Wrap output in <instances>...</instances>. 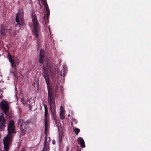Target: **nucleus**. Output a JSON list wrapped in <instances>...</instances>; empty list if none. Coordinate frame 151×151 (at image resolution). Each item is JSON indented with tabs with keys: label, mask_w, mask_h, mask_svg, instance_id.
I'll return each instance as SVG.
<instances>
[{
	"label": "nucleus",
	"mask_w": 151,
	"mask_h": 151,
	"mask_svg": "<svg viewBox=\"0 0 151 151\" xmlns=\"http://www.w3.org/2000/svg\"><path fill=\"white\" fill-rule=\"evenodd\" d=\"M8 134L3 139V142L6 147L7 148L9 144L11 143V141L13 137V134H15L16 131L15 130V127L14 122L11 120L8 125Z\"/></svg>",
	"instance_id": "nucleus-1"
},
{
	"label": "nucleus",
	"mask_w": 151,
	"mask_h": 151,
	"mask_svg": "<svg viewBox=\"0 0 151 151\" xmlns=\"http://www.w3.org/2000/svg\"><path fill=\"white\" fill-rule=\"evenodd\" d=\"M47 89L48 101L50 104L51 115L52 117L55 118L56 116V114L54 90L51 87L48 86H47Z\"/></svg>",
	"instance_id": "nucleus-2"
},
{
	"label": "nucleus",
	"mask_w": 151,
	"mask_h": 151,
	"mask_svg": "<svg viewBox=\"0 0 151 151\" xmlns=\"http://www.w3.org/2000/svg\"><path fill=\"white\" fill-rule=\"evenodd\" d=\"M51 67L49 65L48 63L46 66L44 65L43 68V70L44 71L43 73V76L45 79L47 84H48L50 82L49 79V76L48 74V71H51Z\"/></svg>",
	"instance_id": "nucleus-3"
},
{
	"label": "nucleus",
	"mask_w": 151,
	"mask_h": 151,
	"mask_svg": "<svg viewBox=\"0 0 151 151\" xmlns=\"http://www.w3.org/2000/svg\"><path fill=\"white\" fill-rule=\"evenodd\" d=\"M32 20L34 27V34L36 38H37L36 40H37L38 35L37 30L38 22L37 17L34 14H32Z\"/></svg>",
	"instance_id": "nucleus-4"
},
{
	"label": "nucleus",
	"mask_w": 151,
	"mask_h": 151,
	"mask_svg": "<svg viewBox=\"0 0 151 151\" xmlns=\"http://www.w3.org/2000/svg\"><path fill=\"white\" fill-rule=\"evenodd\" d=\"M9 104L7 101L2 100L0 103V106L5 114H6L9 109Z\"/></svg>",
	"instance_id": "nucleus-5"
},
{
	"label": "nucleus",
	"mask_w": 151,
	"mask_h": 151,
	"mask_svg": "<svg viewBox=\"0 0 151 151\" xmlns=\"http://www.w3.org/2000/svg\"><path fill=\"white\" fill-rule=\"evenodd\" d=\"M23 15L22 10H20L18 13L16 14V21L20 25L22 24L23 23Z\"/></svg>",
	"instance_id": "nucleus-6"
},
{
	"label": "nucleus",
	"mask_w": 151,
	"mask_h": 151,
	"mask_svg": "<svg viewBox=\"0 0 151 151\" xmlns=\"http://www.w3.org/2000/svg\"><path fill=\"white\" fill-rule=\"evenodd\" d=\"M50 10H45L44 16L42 22L44 25H47L49 22Z\"/></svg>",
	"instance_id": "nucleus-7"
},
{
	"label": "nucleus",
	"mask_w": 151,
	"mask_h": 151,
	"mask_svg": "<svg viewBox=\"0 0 151 151\" xmlns=\"http://www.w3.org/2000/svg\"><path fill=\"white\" fill-rule=\"evenodd\" d=\"M30 121L29 120L24 121L23 120H19V123L21 124V127L22 129L24 130L29 127V124Z\"/></svg>",
	"instance_id": "nucleus-8"
},
{
	"label": "nucleus",
	"mask_w": 151,
	"mask_h": 151,
	"mask_svg": "<svg viewBox=\"0 0 151 151\" xmlns=\"http://www.w3.org/2000/svg\"><path fill=\"white\" fill-rule=\"evenodd\" d=\"M6 126V120L3 114L0 116V129H2Z\"/></svg>",
	"instance_id": "nucleus-9"
},
{
	"label": "nucleus",
	"mask_w": 151,
	"mask_h": 151,
	"mask_svg": "<svg viewBox=\"0 0 151 151\" xmlns=\"http://www.w3.org/2000/svg\"><path fill=\"white\" fill-rule=\"evenodd\" d=\"M47 130V129L46 130H45V132L46 134V136L44 140L43 151H49L50 149L49 145L48 144L47 141V132H46V130Z\"/></svg>",
	"instance_id": "nucleus-10"
},
{
	"label": "nucleus",
	"mask_w": 151,
	"mask_h": 151,
	"mask_svg": "<svg viewBox=\"0 0 151 151\" xmlns=\"http://www.w3.org/2000/svg\"><path fill=\"white\" fill-rule=\"evenodd\" d=\"M45 108V130H46L47 129L48 127V122H47V114H48V110L47 108L46 105L45 104L44 105Z\"/></svg>",
	"instance_id": "nucleus-11"
},
{
	"label": "nucleus",
	"mask_w": 151,
	"mask_h": 151,
	"mask_svg": "<svg viewBox=\"0 0 151 151\" xmlns=\"http://www.w3.org/2000/svg\"><path fill=\"white\" fill-rule=\"evenodd\" d=\"M45 52L43 49H41L40 52L38 61L41 63H43L45 60Z\"/></svg>",
	"instance_id": "nucleus-12"
},
{
	"label": "nucleus",
	"mask_w": 151,
	"mask_h": 151,
	"mask_svg": "<svg viewBox=\"0 0 151 151\" xmlns=\"http://www.w3.org/2000/svg\"><path fill=\"white\" fill-rule=\"evenodd\" d=\"M77 141L78 144H79L81 146L82 148H84L85 147V142L84 140L82 137H80L77 139Z\"/></svg>",
	"instance_id": "nucleus-13"
},
{
	"label": "nucleus",
	"mask_w": 151,
	"mask_h": 151,
	"mask_svg": "<svg viewBox=\"0 0 151 151\" xmlns=\"http://www.w3.org/2000/svg\"><path fill=\"white\" fill-rule=\"evenodd\" d=\"M7 31V29L4 26H1L0 32L1 35L4 36L5 35Z\"/></svg>",
	"instance_id": "nucleus-14"
},
{
	"label": "nucleus",
	"mask_w": 151,
	"mask_h": 151,
	"mask_svg": "<svg viewBox=\"0 0 151 151\" xmlns=\"http://www.w3.org/2000/svg\"><path fill=\"white\" fill-rule=\"evenodd\" d=\"M8 58L9 60L11 63V66L12 67H15V62L14 60L12 58L11 55L9 53L8 55Z\"/></svg>",
	"instance_id": "nucleus-15"
},
{
	"label": "nucleus",
	"mask_w": 151,
	"mask_h": 151,
	"mask_svg": "<svg viewBox=\"0 0 151 151\" xmlns=\"http://www.w3.org/2000/svg\"><path fill=\"white\" fill-rule=\"evenodd\" d=\"M66 74V71L65 69L62 70L61 73H60V76H63V77H65Z\"/></svg>",
	"instance_id": "nucleus-16"
},
{
	"label": "nucleus",
	"mask_w": 151,
	"mask_h": 151,
	"mask_svg": "<svg viewBox=\"0 0 151 151\" xmlns=\"http://www.w3.org/2000/svg\"><path fill=\"white\" fill-rule=\"evenodd\" d=\"M63 132H59V142L61 143L62 139Z\"/></svg>",
	"instance_id": "nucleus-17"
},
{
	"label": "nucleus",
	"mask_w": 151,
	"mask_h": 151,
	"mask_svg": "<svg viewBox=\"0 0 151 151\" xmlns=\"http://www.w3.org/2000/svg\"><path fill=\"white\" fill-rule=\"evenodd\" d=\"M4 144V150H3L1 149L0 148V151H8V150L9 149V147L10 144H9V145H8L7 146H8L7 147V148H6V147H5L6 146H5V145Z\"/></svg>",
	"instance_id": "nucleus-18"
},
{
	"label": "nucleus",
	"mask_w": 151,
	"mask_h": 151,
	"mask_svg": "<svg viewBox=\"0 0 151 151\" xmlns=\"http://www.w3.org/2000/svg\"><path fill=\"white\" fill-rule=\"evenodd\" d=\"M73 130H74L76 134L77 135H78L80 132V130L79 129L76 128L74 129H73Z\"/></svg>",
	"instance_id": "nucleus-19"
},
{
	"label": "nucleus",
	"mask_w": 151,
	"mask_h": 151,
	"mask_svg": "<svg viewBox=\"0 0 151 151\" xmlns=\"http://www.w3.org/2000/svg\"><path fill=\"white\" fill-rule=\"evenodd\" d=\"M59 91V89L57 85H56L55 86V96H56L57 93Z\"/></svg>",
	"instance_id": "nucleus-20"
},
{
	"label": "nucleus",
	"mask_w": 151,
	"mask_h": 151,
	"mask_svg": "<svg viewBox=\"0 0 151 151\" xmlns=\"http://www.w3.org/2000/svg\"><path fill=\"white\" fill-rule=\"evenodd\" d=\"M64 114L63 113H60V117L61 119H63L65 118V116Z\"/></svg>",
	"instance_id": "nucleus-21"
},
{
	"label": "nucleus",
	"mask_w": 151,
	"mask_h": 151,
	"mask_svg": "<svg viewBox=\"0 0 151 151\" xmlns=\"http://www.w3.org/2000/svg\"><path fill=\"white\" fill-rule=\"evenodd\" d=\"M60 113H64V107L62 106H61L60 108Z\"/></svg>",
	"instance_id": "nucleus-22"
},
{
	"label": "nucleus",
	"mask_w": 151,
	"mask_h": 151,
	"mask_svg": "<svg viewBox=\"0 0 151 151\" xmlns=\"http://www.w3.org/2000/svg\"><path fill=\"white\" fill-rule=\"evenodd\" d=\"M32 105L29 104V108H30V109H31V108H32V107L33 106V105H32Z\"/></svg>",
	"instance_id": "nucleus-23"
},
{
	"label": "nucleus",
	"mask_w": 151,
	"mask_h": 151,
	"mask_svg": "<svg viewBox=\"0 0 151 151\" xmlns=\"http://www.w3.org/2000/svg\"><path fill=\"white\" fill-rule=\"evenodd\" d=\"M55 141L54 140V141H53V142H52V144H55Z\"/></svg>",
	"instance_id": "nucleus-24"
},
{
	"label": "nucleus",
	"mask_w": 151,
	"mask_h": 151,
	"mask_svg": "<svg viewBox=\"0 0 151 151\" xmlns=\"http://www.w3.org/2000/svg\"><path fill=\"white\" fill-rule=\"evenodd\" d=\"M79 148H78L77 151H79ZM79 151H81L80 149Z\"/></svg>",
	"instance_id": "nucleus-25"
},
{
	"label": "nucleus",
	"mask_w": 151,
	"mask_h": 151,
	"mask_svg": "<svg viewBox=\"0 0 151 151\" xmlns=\"http://www.w3.org/2000/svg\"><path fill=\"white\" fill-rule=\"evenodd\" d=\"M25 150L24 148H23V149L21 151H25Z\"/></svg>",
	"instance_id": "nucleus-26"
},
{
	"label": "nucleus",
	"mask_w": 151,
	"mask_h": 151,
	"mask_svg": "<svg viewBox=\"0 0 151 151\" xmlns=\"http://www.w3.org/2000/svg\"><path fill=\"white\" fill-rule=\"evenodd\" d=\"M49 31L50 32V27H49Z\"/></svg>",
	"instance_id": "nucleus-27"
},
{
	"label": "nucleus",
	"mask_w": 151,
	"mask_h": 151,
	"mask_svg": "<svg viewBox=\"0 0 151 151\" xmlns=\"http://www.w3.org/2000/svg\"><path fill=\"white\" fill-rule=\"evenodd\" d=\"M0 99H2V96L1 95H0Z\"/></svg>",
	"instance_id": "nucleus-28"
},
{
	"label": "nucleus",
	"mask_w": 151,
	"mask_h": 151,
	"mask_svg": "<svg viewBox=\"0 0 151 151\" xmlns=\"http://www.w3.org/2000/svg\"><path fill=\"white\" fill-rule=\"evenodd\" d=\"M37 81L38 80V79L37 78Z\"/></svg>",
	"instance_id": "nucleus-29"
},
{
	"label": "nucleus",
	"mask_w": 151,
	"mask_h": 151,
	"mask_svg": "<svg viewBox=\"0 0 151 151\" xmlns=\"http://www.w3.org/2000/svg\"><path fill=\"white\" fill-rule=\"evenodd\" d=\"M59 74H60L59 73H58V75H59Z\"/></svg>",
	"instance_id": "nucleus-30"
},
{
	"label": "nucleus",
	"mask_w": 151,
	"mask_h": 151,
	"mask_svg": "<svg viewBox=\"0 0 151 151\" xmlns=\"http://www.w3.org/2000/svg\"><path fill=\"white\" fill-rule=\"evenodd\" d=\"M23 104H24V103L23 102Z\"/></svg>",
	"instance_id": "nucleus-31"
}]
</instances>
